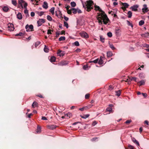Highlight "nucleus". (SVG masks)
<instances>
[{"instance_id":"obj_39","label":"nucleus","mask_w":149,"mask_h":149,"mask_svg":"<svg viewBox=\"0 0 149 149\" xmlns=\"http://www.w3.org/2000/svg\"><path fill=\"white\" fill-rule=\"evenodd\" d=\"M112 111V109L111 108L109 107L108 108L106 109V111H109L110 112H111Z\"/></svg>"},{"instance_id":"obj_6","label":"nucleus","mask_w":149,"mask_h":149,"mask_svg":"<svg viewBox=\"0 0 149 149\" xmlns=\"http://www.w3.org/2000/svg\"><path fill=\"white\" fill-rule=\"evenodd\" d=\"M68 63V61H63L59 63L58 65H59L63 66L67 65Z\"/></svg>"},{"instance_id":"obj_24","label":"nucleus","mask_w":149,"mask_h":149,"mask_svg":"<svg viewBox=\"0 0 149 149\" xmlns=\"http://www.w3.org/2000/svg\"><path fill=\"white\" fill-rule=\"evenodd\" d=\"M123 6L125 8H127L129 6V4L127 3H123L122 4Z\"/></svg>"},{"instance_id":"obj_37","label":"nucleus","mask_w":149,"mask_h":149,"mask_svg":"<svg viewBox=\"0 0 149 149\" xmlns=\"http://www.w3.org/2000/svg\"><path fill=\"white\" fill-rule=\"evenodd\" d=\"M127 25L129 26H131L132 27H133V25H132V24L131 23L130 21H129L128 20H127Z\"/></svg>"},{"instance_id":"obj_20","label":"nucleus","mask_w":149,"mask_h":149,"mask_svg":"<svg viewBox=\"0 0 149 149\" xmlns=\"http://www.w3.org/2000/svg\"><path fill=\"white\" fill-rule=\"evenodd\" d=\"M98 58H97L94 60L91 61H89V63H98Z\"/></svg>"},{"instance_id":"obj_30","label":"nucleus","mask_w":149,"mask_h":149,"mask_svg":"<svg viewBox=\"0 0 149 149\" xmlns=\"http://www.w3.org/2000/svg\"><path fill=\"white\" fill-rule=\"evenodd\" d=\"M70 4L72 7H74L76 6V3L74 1L71 2L70 3Z\"/></svg>"},{"instance_id":"obj_5","label":"nucleus","mask_w":149,"mask_h":149,"mask_svg":"<svg viewBox=\"0 0 149 149\" xmlns=\"http://www.w3.org/2000/svg\"><path fill=\"white\" fill-rule=\"evenodd\" d=\"M45 22V20L43 19H39V20L37 21V23L38 24V26H41L42 23Z\"/></svg>"},{"instance_id":"obj_35","label":"nucleus","mask_w":149,"mask_h":149,"mask_svg":"<svg viewBox=\"0 0 149 149\" xmlns=\"http://www.w3.org/2000/svg\"><path fill=\"white\" fill-rule=\"evenodd\" d=\"M47 19L48 20L50 21H51L52 20V17L49 15H48L47 16Z\"/></svg>"},{"instance_id":"obj_48","label":"nucleus","mask_w":149,"mask_h":149,"mask_svg":"<svg viewBox=\"0 0 149 149\" xmlns=\"http://www.w3.org/2000/svg\"><path fill=\"white\" fill-rule=\"evenodd\" d=\"M84 110H86V107H84L82 108H80L79 109V110L81 111H83Z\"/></svg>"},{"instance_id":"obj_53","label":"nucleus","mask_w":149,"mask_h":149,"mask_svg":"<svg viewBox=\"0 0 149 149\" xmlns=\"http://www.w3.org/2000/svg\"><path fill=\"white\" fill-rule=\"evenodd\" d=\"M44 12L43 11H41L38 14L40 16H41L44 14Z\"/></svg>"},{"instance_id":"obj_31","label":"nucleus","mask_w":149,"mask_h":149,"mask_svg":"<svg viewBox=\"0 0 149 149\" xmlns=\"http://www.w3.org/2000/svg\"><path fill=\"white\" fill-rule=\"evenodd\" d=\"M40 44V42L39 41H38L36 42L35 43V47H37Z\"/></svg>"},{"instance_id":"obj_32","label":"nucleus","mask_w":149,"mask_h":149,"mask_svg":"<svg viewBox=\"0 0 149 149\" xmlns=\"http://www.w3.org/2000/svg\"><path fill=\"white\" fill-rule=\"evenodd\" d=\"M12 3L14 6H16L17 4V1L15 0H12Z\"/></svg>"},{"instance_id":"obj_13","label":"nucleus","mask_w":149,"mask_h":149,"mask_svg":"<svg viewBox=\"0 0 149 149\" xmlns=\"http://www.w3.org/2000/svg\"><path fill=\"white\" fill-rule=\"evenodd\" d=\"M17 18L19 19H21L22 18L21 13H19L17 15Z\"/></svg>"},{"instance_id":"obj_11","label":"nucleus","mask_w":149,"mask_h":149,"mask_svg":"<svg viewBox=\"0 0 149 149\" xmlns=\"http://www.w3.org/2000/svg\"><path fill=\"white\" fill-rule=\"evenodd\" d=\"M56 126L54 125H49L47 126V128L50 130H53L56 128Z\"/></svg>"},{"instance_id":"obj_58","label":"nucleus","mask_w":149,"mask_h":149,"mask_svg":"<svg viewBox=\"0 0 149 149\" xmlns=\"http://www.w3.org/2000/svg\"><path fill=\"white\" fill-rule=\"evenodd\" d=\"M31 17H33L35 16V13L34 12H32L31 13Z\"/></svg>"},{"instance_id":"obj_16","label":"nucleus","mask_w":149,"mask_h":149,"mask_svg":"<svg viewBox=\"0 0 149 149\" xmlns=\"http://www.w3.org/2000/svg\"><path fill=\"white\" fill-rule=\"evenodd\" d=\"M2 9L4 11L7 12L9 10V8L7 6H4L2 8Z\"/></svg>"},{"instance_id":"obj_21","label":"nucleus","mask_w":149,"mask_h":149,"mask_svg":"<svg viewBox=\"0 0 149 149\" xmlns=\"http://www.w3.org/2000/svg\"><path fill=\"white\" fill-rule=\"evenodd\" d=\"M112 55V53L111 52H107V56L108 57H110Z\"/></svg>"},{"instance_id":"obj_56","label":"nucleus","mask_w":149,"mask_h":149,"mask_svg":"<svg viewBox=\"0 0 149 149\" xmlns=\"http://www.w3.org/2000/svg\"><path fill=\"white\" fill-rule=\"evenodd\" d=\"M113 89V87L112 86L110 85L109 86V90L111 91V90H112Z\"/></svg>"},{"instance_id":"obj_9","label":"nucleus","mask_w":149,"mask_h":149,"mask_svg":"<svg viewBox=\"0 0 149 149\" xmlns=\"http://www.w3.org/2000/svg\"><path fill=\"white\" fill-rule=\"evenodd\" d=\"M18 3L19 4V5H20L21 7L22 8H23V3L24 4L25 3H26V2L24 0H18Z\"/></svg>"},{"instance_id":"obj_25","label":"nucleus","mask_w":149,"mask_h":149,"mask_svg":"<svg viewBox=\"0 0 149 149\" xmlns=\"http://www.w3.org/2000/svg\"><path fill=\"white\" fill-rule=\"evenodd\" d=\"M37 103L36 102H34L32 105V107L34 108L35 107H36L37 105Z\"/></svg>"},{"instance_id":"obj_61","label":"nucleus","mask_w":149,"mask_h":149,"mask_svg":"<svg viewBox=\"0 0 149 149\" xmlns=\"http://www.w3.org/2000/svg\"><path fill=\"white\" fill-rule=\"evenodd\" d=\"M61 52H62V51L60 50H58V51L57 54L58 55H59V54H60Z\"/></svg>"},{"instance_id":"obj_10","label":"nucleus","mask_w":149,"mask_h":149,"mask_svg":"<svg viewBox=\"0 0 149 149\" xmlns=\"http://www.w3.org/2000/svg\"><path fill=\"white\" fill-rule=\"evenodd\" d=\"M143 6V8L142 9L143 12L144 13L147 12L148 11V10L147 8V5L146 4H144Z\"/></svg>"},{"instance_id":"obj_17","label":"nucleus","mask_w":149,"mask_h":149,"mask_svg":"<svg viewBox=\"0 0 149 149\" xmlns=\"http://www.w3.org/2000/svg\"><path fill=\"white\" fill-rule=\"evenodd\" d=\"M56 59V57L54 56H52L51 57L50 61L51 62H55Z\"/></svg>"},{"instance_id":"obj_19","label":"nucleus","mask_w":149,"mask_h":149,"mask_svg":"<svg viewBox=\"0 0 149 149\" xmlns=\"http://www.w3.org/2000/svg\"><path fill=\"white\" fill-rule=\"evenodd\" d=\"M89 115H90L89 114H86V115H84L83 116H82V115H81L80 116L82 118H84V119H86V118H88L89 116Z\"/></svg>"},{"instance_id":"obj_46","label":"nucleus","mask_w":149,"mask_h":149,"mask_svg":"<svg viewBox=\"0 0 149 149\" xmlns=\"http://www.w3.org/2000/svg\"><path fill=\"white\" fill-rule=\"evenodd\" d=\"M29 26L28 24H27L25 26V28L26 29V31L27 32L29 31H30L29 30Z\"/></svg>"},{"instance_id":"obj_63","label":"nucleus","mask_w":149,"mask_h":149,"mask_svg":"<svg viewBox=\"0 0 149 149\" xmlns=\"http://www.w3.org/2000/svg\"><path fill=\"white\" fill-rule=\"evenodd\" d=\"M131 80L130 78V79H127L125 81L126 82H128V83H129V82H131Z\"/></svg>"},{"instance_id":"obj_1","label":"nucleus","mask_w":149,"mask_h":149,"mask_svg":"<svg viewBox=\"0 0 149 149\" xmlns=\"http://www.w3.org/2000/svg\"><path fill=\"white\" fill-rule=\"evenodd\" d=\"M95 8L96 10H99L101 12L100 13H98V15L97 17L99 23L100 24H102L103 22L104 24H106L108 23V21H109L107 15L102 10L99 6L95 5Z\"/></svg>"},{"instance_id":"obj_36","label":"nucleus","mask_w":149,"mask_h":149,"mask_svg":"<svg viewBox=\"0 0 149 149\" xmlns=\"http://www.w3.org/2000/svg\"><path fill=\"white\" fill-rule=\"evenodd\" d=\"M130 80L131 81L134 80L136 82H137V78L136 77H132L131 78H130Z\"/></svg>"},{"instance_id":"obj_55","label":"nucleus","mask_w":149,"mask_h":149,"mask_svg":"<svg viewBox=\"0 0 149 149\" xmlns=\"http://www.w3.org/2000/svg\"><path fill=\"white\" fill-rule=\"evenodd\" d=\"M89 97V94H86L85 96V98L86 99H88Z\"/></svg>"},{"instance_id":"obj_27","label":"nucleus","mask_w":149,"mask_h":149,"mask_svg":"<svg viewBox=\"0 0 149 149\" xmlns=\"http://www.w3.org/2000/svg\"><path fill=\"white\" fill-rule=\"evenodd\" d=\"M65 40V37L64 36H61L58 39L59 41H63Z\"/></svg>"},{"instance_id":"obj_26","label":"nucleus","mask_w":149,"mask_h":149,"mask_svg":"<svg viewBox=\"0 0 149 149\" xmlns=\"http://www.w3.org/2000/svg\"><path fill=\"white\" fill-rule=\"evenodd\" d=\"M54 8L52 7V8L50 9V12H51L52 15H54Z\"/></svg>"},{"instance_id":"obj_51","label":"nucleus","mask_w":149,"mask_h":149,"mask_svg":"<svg viewBox=\"0 0 149 149\" xmlns=\"http://www.w3.org/2000/svg\"><path fill=\"white\" fill-rule=\"evenodd\" d=\"M97 124V122L95 120V121H94L93 122L92 125L93 126H94L96 125Z\"/></svg>"},{"instance_id":"obj_54","label":"nucleus","mask_w":149,"mask_h":149,"mask_svg":"<svg viewBox=\"0 0 149 149\" xmlns=\"http://www.w3.org/2000/svg\"><path fill=\"white\" fill-rule=\"evenodd\" d=\"M72 9L71 10H67V13L68 14L71 15L72 14Z\"/></svg>"},{"instance_id":"obj_14","label":"nucleus","mask_w":149,"mask_h":149,"mask_svg":"<svg viewBox=\"0 0 149 149\" xmlns=\"http://www.w3.org/2000/svg\"><path fill=\"white\" fill-rule=\"evenodd\" d=\"M141 36L142 37L147 38L149 36V33L147 32L145 33L142 34Z\"/></svg>"},{"instance_id":"obj_62","label":"nucleus","mask_w":149,"mask_h":149,"mask_svg":"<svg viewBox=\"0 0 149 149\" xmlns=\"http://www.w3.org/2000/svg\"><path fill=\"white\" fill-rule=\"evenodd\" d=\"M42 119L44 120H47L45 116H42Z\"/></svg>"},{"instance_id":"obj_2","label":"nucleus","mask_w":149,"mask_h":149,"mask_svg":"<svg viewBox=\"0 0 149 149\" xmlns=\"http://www.w3.org/2000/svg\"><path fill=\"white\" fill-rule=\"evenodd\" d=\"M83 7L88 12L90 11L93 8L92 6L93 4V2L91 0L87 1L84 3H82Z\"/></svg>"},{"instance_id":"obj_59","label":"nucleus","mask_w":149,"mask_h":149,"mask_svg":"<svg viewBox=\"0 0 149 149\" xmlns=\"http://www.w3.org/2000/svg\"><path fill=\"white\" fill-rule=\"evenodd\" d=\"M64 19L66 21H68V19H69V18L68 17H66V16H64Z\"/></svg>"},{"instance_id":"obj_15","label":"nucleus","mask_w":149,"mask_h":149,"mask_svg":"<svg viewBox=\"0 0 149 149\" xmlns=\"http://www.w3.org/2000/svg\"><path fill=\"white\" fill-rule=\"evenodd\" d=\"M132 141L135 143H136V144L138 145V146H139V144L138 141H137L134 138H132Z\"/></svg>"},{"instance_id":"obj_64","label":"nucleus","mask_w":149,"mask_h":149,"mask_svg":"<svg viewBox=\"0 0 149 149\" xmlns=\"http://www.w3.org/2000/svg\"><path fill=\"white\" fill-rule=\"evenodd\" d=\"M131 122V120H127L125 122V123L126 124H128V123H130Z\"/></svg>"},{"instance_id":"obj_29","label":"nucleus","mask_w":149,"mask_h":149,"mask_svg":"<svg viewBox=\"0 0 149 149\" xmlns=\"http://www.w3.org/2000/svg\"><path fill=\"white\" fill-rule=\"evenodd\" d=\"M65 116L68 117L69 118H70V116H72V113H70L68 112L67 114L65 115Z\"/></svg>"},{"instance_id":"obj_44","label":"nucleus","mask_w":149,"mask_h":149,"mask_svg":"<svg viewBox=\"0 0 149 149\" xmlns=\"http://www.w3.org/2000/svg\"><path fill=\"white\" fill-rule=\"evenodd\" d=\"M29 29H31V31H33V26L32 25V24H31L29 26Z\"/></svg>"},{"instance_id":"obj_41","label":"nucleus","mask_w":149,"mask_h":149,"mask_svg":"<svg viewBox=\"0 0 149 149\" xmlns=\"http://www.w3.org/2000/svg\"><path fill=\"white\" fill-rule=\"evenodd\" d=\"M100 37V40L102 42H104V38L102 36H101Z\"/></svg>"},{"instance_id":"obj_43","label":"nucleus","mask_w":149,"mask_h":149,"mask_svg":"<svg viewBox=\"0 0 149 149\" xmlns=\"http://www.w3.org/2000/svg\"><path fill=\"white\" fill-rule=\"evenodd\" d=\"M41 131L40 127H38L36 132L37 133H40Z\"/></svg>"},{"instance_id":"obj_33","label":"nucleus","mask_w":149,"mask_h":149,"mask_svg":"<svg viewBox=\"0 0 149 149\" xmlns=\"http://www.w3.org/2000/svg\"><path fill=\"white\" fill-rule=\"evenodd\" d=\"M138 83H140V84L139 85L140 86L144 85L145 84V81L143 80H141L139 82H138Z\"/></svg>"},{"instance_id":"obj_8","label":"nucleus","mask_w":149,"mask_h":149,"mask_svg":"<svg viewBox=\"0 0 149 149\" xmlns=\"http://www.w3.org/2000/svg\"><path fill=\"white\" fill-rule=\"evenodd\" d=\"M139 6L137 5H133V6L131 7L130 8V9L132 10L136 11L137 10V8H138Z\"/></svg>"},{"instance_id":"obj_50","label":"nucleus","mask_w":149,"mask_h":149,"mask_svg":"<svg viewBox=\"0 0 149 149\" xmlns=\"http://www.w3.org/2000/svg\"><path fill=\"white\" fill-rule=\"evenodd\" d=\"M93 106V105L92 104H91L89 105H88L87 106L85 107H86V109H89L91 108L92 106Z\"/></svg>"},{"instance_id":"obj_57","label":"nucleus","mask_w":149,"mask_h":149,"mask_svg":"<svg viewBox=\"0 0 149 149\" xmlns=\"http://www.w3.org/2000/svg\"><path fill=\"white\" fill-rule=\"evenodd\" d=\"M128 146V148L130 149H134V147L132 146L129 145Z\"/></svg>"},{"instance_id":"obj_12","label":"nucleus","mask_w":149,"mask_h":149,"mask_svg":"<svg viewBox=\"0 0 149 149\" xmlns=\"http://www.w3.org/2000/svg\"><path fill=\"white\" fill-rule=\"evenodd\" d=\"M42 7L43 8L47 9L48 8V4L46 1H44L43 3Z\"/></svg>"},{"instance_id":"obj_4","label":"nucleus","mask_w":149,"mask_h":149,"mask_svg":"<svg viewBox=\"0 0 149 149\" xmlns=\"http://www.w3.org/2000/svg\"><path fill=\"white\" fill-rule=\"evenodd\" d=\"M27 3H25L24 4V7L25 9L24 13L26 14V17H27V16H29L28 11L27 9Z\"/></svg>"},{"instance_id":"obj_28","label":"nucleus","mask_w":149,"mask_h":149,"mask_svg":"<svg viewBox=\"0 0 149 149\" xmlns=\"http://www.w3.org/2000/svg\"><path fill=\"white\" fill-rule=\"evenodd\" d=\"M116 95L118 96H119L120 95L121 93V91L120 90H118L117 91H116Z\"/></svg>"},{"instance_id":"obj_18","label":"nucleus","mask_w":149,"mask_h":149,"mask_svg":"<svg viewBox=\"0 0 149 149\" xmlns=\"http://www.w3.org/2000/svg\"><path fill=\"white\" fill-rule=\"evenodd\" d=\"M98 62L100 65H101L103 63V61L101 56L100 57L99 60L98 59Z\"/></svg>"},{"instance_id":"obj_38","label":"nucleus","mask_w":149,"mask_h":149,"mask_svg":"<svg viewBox=\"0 0 149 149\" xmlns=\"http://www.w3.org/2000/svg\"><path fill=\"white\" fill-rule=\"evenodd\" d=\"M72 13L74 14H76L77 13V10L74 8H72Z\"/></svg>"},{"instance_id":"obj_23","label":"nucleus","mask_w":149,"mask_h":149,"mask_svg":"<svg viewBox=\"0 0 149 149\" xmlns=\"http://www.w3.org/2000/svg\"><path fill=\"white\" fill-rule=\"evenodd\" d=\"M44 51L45 52H48L49 51V49H48V47L46 46H45V47L44 49Z\"/></svg>"},{"instance_id":"obj_52","label":"nucleus","mask_w":149,"mask_h":149,"mask_svg":"<svg viewBox=\"0 0 149 149\" xmlns=\"http://www.w3.org/2000/svg\"><path fill=\"white\" fill-rule=\"evenodd\" d=\"M88 68V66L87 65H84L83 67V69L84 70H86Z\"/></svg>"},{"instance_id":"obj_45","label":"nucleus","mask_w":149,"mask_h":149,"mask_svg":"<svg viewBox=\"0 0 149 149\" xmlns=\"http://www.w3.org/2000/svg\"><path fill=\"white\" fill-rule=\"evenodd\" d=\"M107 35L110 38L112 36V33L111 32H109L108 33H107Z\"/></svg>"},{"instance_id":"obj_40","label":"nucleus","mask_w":149,"mask_h":149,"mask_svg":"<svg viewBox=\"0 0 149 149\" xmlns=\"http://www.w3.org/2000/svg\"><path fill=\"white\" fill-rule=\"evenodd\" d=\"M110 47L112 49L114 50L115 49V47H114L113 45L112 44H109Z\"/></svg>"},{"instance_id":"obj_42","label":"nucleus","mask_w":149,"mask_h":149,"mask_svg":"<svg viewBox=\"0 0 149 149\" xmlns=\"http://www.w3.org/2000/svg\"><path fill=\"white\" fill-rule=\"evenodd\" d=\"M24 35V33H22V32H20L19 33L17 34H16L15 36H22Z\"/></svg>"},{"instance_id":"obj_3","label":"nucleus","mask_w":149,"mask_h":149,"mask_svg":"<svg viewBox=\"0 0 149 149\" xmlns=\"http://www.w3.org/2000/svg\"><path fill=\"white\" fill-rule=\"evenodd\" d=\"M79 34L82 37L85 38H87L89 37L88 34L86 32L84 31L81 32Z\"/></svg>"},{"instance_id":"obj_60","label":"nucleus","mask_w":149,"mask_h":149,"mask_svg":"<svg viewBox=\"0 0 149 149\" xmlns=\"http://www.w3.org/2000/svg\"><path fill=\"white\" fill-rule=\"evenodd\" d=\"M142 94L145 97H146L147 96V95L146 93H142Z\"/></svg>"},{"instance_id":"obj_47","label":"nucleus","mask_w":149,"mask_h":149,"mask_svg":"<svg viewBox=\"0 0 149 149\" xmlns=\"http://www.w3.org/2000/svg\"><path fill=\"white\" fill-rule=\"evenodd\" d=\"M74 45L75 46H79V42L77 41H76L74 43Z\"/></svg>"},{"instance_id":"obj_34","label":"nucleus","mask_w":149,"mask_h":149,"mask_svg":"<svg viewBox=\"0 0 149 149\" xmlns=\"http://www.w3.org/2000/svg\"><path fill=\"white\" fill-rule=\"evenodd\" d=\"M144 23V22L143 20H141L139 21V24L140 26H142L143 25Z\"/></svg>"},{"instance_id":"obj_7","label":"nucleus","mask_w":149,"mask_h":149,"mask_svg":"<svg viewBox=\"0 0 149 149\" xmlns=\"http://www.w3.org/2000/svg\"><path fill=\"white\" fill-rule=\"evenodd\" d=\"M8 30L10 31H13L14 29V28L13 24H8Z\"/></svg>"},{"instance_id":"obj_49","label":"nucleus","mask_w":149,"mask_h":149,"mask_svg":"<svg viewBox=\"0 0 149 149\" xmlns=\"http://www.w3.org/2000/svg\"><path fill=\"white\" fill-rule=\"evenodd\" d=\"M64 26H65L67 28H68V23L65 22H64Z\"/></svg>"},{"instance_id":"obj_22","label":"nucleus","mask_w":149,"mask_h":149,"mask_svg":"<svg viewBox=\"0 0 149 149\" xmlns=\"http://www.w3.org/2000/svg\"><path fill=\"white\" fill-rule=\"evenodd\" d=\"M127 14L128 15V17L131 18L132 15V13L130 11H129L127 13Z\"/></svg>"}]
</instances>
